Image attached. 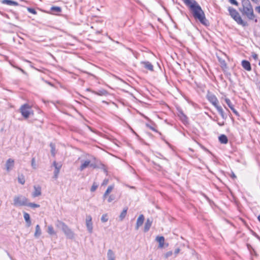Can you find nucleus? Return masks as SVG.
<instances>
[{"label": "nucleus", "mask_w": 260, "mask_h": 260, "mask_svg": "<svg viewBox=\"0 0 260 260\" xmlns=\"http://www.w3.org/2000/svg\"><path fill=\"white\" fill-rule=\"evenodd\" d=\"M142 63L144 64V67L146 69L150 71H153V66L149 61H143Z\"/></svg>", "instance_id": "nucleus-22"}, {"label": "nucleus", "mask_w": 260, "mask_h": 260, "mask_svg": "<svg viewBox=\"0 0 260 260\" xmlns=\"http://www.w3.org/2000/svg\"><path fill=\"white\" fill-rule=\"evenodd\" d=\"M18 181L19 183L23 185L25 183V180L23 175L21 174L18 176Z\"/></svg>", "instance_id": "nucleus-30"}, {"label": "nucleus", "mask_w": 260, "mask_h": 260, "mask_svg": "<svg viewBox=\"0 0 260 260\" xmlns=\"http://www.w3.org/2000/svg\"><path fill=\"white\" fill-rule=\"evenodd\" d=\"M1 3L3 4H6L8 5H13L15 6H18L19 5L17 2L13 1L12 0H2Z\"/></svg>", "instance_id": "nucleus-21"}, {"label": "nucleus", "mask_w": 260, "mask_h": 260, "mask_svg": "<svg viewBox=\"0 0 260 260\" xmlns=\"http://www.w3.org/2000/svg\"><path fill=\"white\" fill-rule=\"evenodd\" d=\"M146 126L149 127L150 129H151V130H152L153 131H154V132H156V130L153 127H152V126H151L150 125H149V124H146Z\"/></svg>", "instance_id": "nucleus-48"}, {"label": "nucleus", "mask_w": 260, "mask_h": 260, "mask_svg": "<svg viewBox=\"0 0 260 260\" xmlns=\"http://www.w3.org/2000/svg\"><path fill=\"white\" fill-rule=\"evenodd\" d=\"M144 216L143 214H141L139 217L137 219V223H136V227H135V229L136 230H138L140 226H141L143 222H144Z\"/></svg>", "instance_id": "nucleus-13"}, {"label": "nucleus", "mask_w": 260, "mask_h": 260, "mask_svg": "<svg viewBox=\"0 0 260 260\" xmlns=\"http://www.w3.org/2000/svg\"><path fill=\"white\" fill-rule=\"evenodd\" d=\"M180 251V249L179 248L175 249V250L174 251L175 256H177V255L179 253Z\"/></svg>", "instance_id": "nucleus-47"}, {"label": "nucleus", "mask_w": 260, "mask_h": 260, "mask_svg": "<svg viewBox=\"0 0 260 260\" xmlns=\"http://www.w3.org/2000/svg\"><path fill=\"white\" fill-rule=\"evenodd\" d=\"M50 147H51V153L52 156H54L56 154L55 151V145L53 143L50 144Z\"/></svg>", "instance_id": "nucleus-31"}, {"label": "nucleus", "mask_w": 260, "mask_h": 260, "mask_svg": "<svg viewBox=\"0 0 260 260\" xmlns=\"http://www.w3.org/2000/svg\"><path fill=\"white\" fill-rule=\"evenodd\" d=\"M90 167H91L93 169L99 168V167L95 164L92 163L91 162H90Z\"/></svg>", "instance_id": "nucleus-45"}, {"label": "nucleus", "mask_w": 260, "mask_h": 260, "mask_svg": "<svg viewBox=\"0 0 260 260\" xmlns=\"http://www.w3.org/2000/svg\"><path fill=\"white\" fill-rule=\"evenodd\" d=\"M31 165L34 169H36L37 168V165L36 163L35 158L34 157H33L31 159Z\"/></svg>", "instance_id": "nucleus-37"}, {"label": "nucleus", "mask_w": 260, "mask_h": 260, "mask_svg": "<svg viewBox=\"0 0 260 260\" xmlns=\"http://www.w3.org/2000/svg\"><path fill=\"white\" fill-rule=\"evenodd\" d=\"M28 199L22 195L16 196L13 199V205L15 207L26 206Z\"/></svg>", "instance_id": "nucleus-4"}, {"label": "nucleus", "mask_w": 260, "mask_h": 260, "mask_svg": "<svg viewBox=\"0 0 260 260\" xmlns=\"http://www.w3.org/2000/svg\"><path fill=\"white\" fill-rule=\"evenodd\" d=\"M24 218L26 223V226L29 227L31 225V221L30 218L29 214L26 212L23 213Z\"/></svg>", "instance_id": "nucleus-19"}, {"label": "nucleus", "mask_w": 260, "mask_h": 260, "mask_svg": "<svg viewBox=\"0 0 260 260\" xmlns=\"http://www.w3.org/2000/svg\"><path fill=\"white\" fill-rule=\"evenodd\" d=\"M34 191L32 193V197L36 198V197H39L41 195L42 192H41V187L40 186L35 185L34 186Z\"/></svg>", "instance_id": "nucleus-11"}, {"label": "nucleus", "mask_w": 260, "mask_h": 260, "mask_svg": "<svg viewBox=\"0 0 260 260\" xmlns=\"http://www.w3.org/2000/svg\"><path fill=\"white\" fill-rule=\"evenodd\" d=\"M173 254V252L172 251H169L166 252L165 254V257L166 258H168L169 257L172 256Z\"/></svg>", "instance_id": "nucleus-40"}, {"label": "nucleus", "mask_w": 260, "mask_h": 260, "mask_svg": "<svg viewBox=\"0 0 260 260\" xmlns=\"http://www.w3.org/2000/svg\"><path fill=\"white\" fill-rule=\"evenodd\" d=\"M231 177L234 179L236 178V176L233 173Z\"/></svg>", "instance_id": "nucleus-52"}, {"label": "nucleus", "mask_w": 260, "mask_h": 260, "mask_svg": "<svg viewBox=\"0 0 260 260\" xmlns=\"http://www.w3.org/2000/svg\"><path fill=\"white\" fill-rule=\"evenodd\" d=\"M218 61L220 64V67L222 69H226L227 68V65L224 59H221V58L218 57Z\"/></svg>", "instance_id": "nucleus-28"}, {"label": "nucleus", "mask_w": 260, "mask_h": 260, "mask_svg": "<svg viewBox=\"0 0 260 260\" xmlns=\"http://www.w3.org/2000/svg\"><path fill=\"white\" fill-rule=\"evenodd\" d=\"M108 220V217L107 214H103L101 217V221L103 222H106Z\"/></svg>", "instance_id": "nucleus-35"}, {"label": "nucleus", "mask_w": 260, "mask_h": 260, "mask_svg": "<svg viewBox=\"0 0 260 260\" xmlns=\"http://www.w3.org/2000/svg\"><path fill=\"white\" fill-rule=\"evenodd\" d=\"M30 107L27 104H24L21 106L20 110L22 115L25 118H27L29 117L30 114Z\"/></svg>", "instance_id": "nucleus-5"}, {"label": "nucleus", "mask_w": 260, "mask_h": 260, "mask_svg": "<svg viewBox=\"0 0 260 260\" xmlns=\"http://www.w3.org/2000/svg\"><path fill=\"white\" fill-rule=\"evenodd\" d=\"M150 260H152V259H150Z\"/></svg>", "instance_id": "nucleus-58"}, {"label": "nucleus", "mask_w": 260, "mask_h": 260, "mask_svg": "<svg viewBox=\"0 0 260 260\" xmlns=\"http://www.w3.org/2000/svg\"><path fill=\"white\" fill-rule=\"evenodd\" d=\"M229 1L233 5H234L236 6L238 5V3L236 0H229Z\"/></svg>", "instance_id": "nucleus-43"}, {"label": "nucleus", "mask_w": 260, "mask_h": 260, "mask_svg": "<svg viewBox=\"0 0 260 260\" xmlns=\"http://www.w3.org/2000/svg\"><path fill=\"white\" fill-rule=\"evenodd\" d=\"M258 220L260 222V215L257 217Z\"/></svg>", "instance_id": "nucleus-55"}, {"label": "nucleus", "mask_w": 260, "mask_h": 260, "mask_svg": "<svg viewBox=\"0 0 260 260\" xmlns=\"http://www.w3.org/2000/svg\"><path fill=\"white\" fill-rule=\"evenodd\" d=\"M108 260H115V256L114 252L111 250L109 249L107 252Z\"/></svg>", "instance_id": "nucleus-23"}, {"label": "nucleus", "mask_w": 260, "mask_h": 260, "mask_svg": "<svg viewBox=\"0 0 260 260\" xmlns=\"http://www.w3.org/2000/svg\"><path fill=\"white\" fill-rule=\"evenodd\" d=\"M113 189V186H112V185L109 186L108 187L106 191H105V192L104 194L103 198L104 199H105L106 197L111 192V191Z\"/></svg>", "instance_id": "nucleus-29"}, {"label": "nucleus", "mask_w": 260, "mask_h": 260, "mask_svg": "<svg viewBox=\"0 0 260 260\" xmlns=\"http://www.w3.org/2000/svg\"><path fill=\"white\" fill-rule=\"evenodd\" d=\"M81 164L79 168L80 171H82L88 167H90L91 161L89 159L82 160Z\"/></svg>", "instance_id": "nucleus-10"}, {"label": "nucleus", "mask_w": 260, "mask_h": 260, "mask_svg": "<svg viewBox=\"0 0 260 260\" xmlns=\"http://www.w3.org/2000/svg\"><path fill=\"white\" fill-rule=\"evenodd\" d=\"M189 8L193 18L205 26L209 25V22L206 19L205 14L201 7L196 0H182Z\"/></svg>", "instance_id": "nucleus-1"}, {"label": "nucleus", "mask_w": 260, "mask_h": 260, "mask_svg": "<svg viewBox=\"0 0 260 260\" xmlns=\"http://www.w3.org/2000/svg\"><path fill=\"white\" fill-rule=\"evenodd\" d=\"M242 67L246 71H250L251 70V67L249 61L243 60L242 61Z\"/></svg>", "instance_id": "nucleus-16"}, {"label": "nucleus", "mask_w": 260, "mask_h": 260, "mask_svg": "<svg viewBox=\"0 0 260 260\" xmlns=\"http://www.w3.org/2000/svg\"><path fill=\"white\" fill-rule=\"evenodd\" d=\"M51 10L53 12L59 13L61 11V9L60 7L53 6L51 8Z\"/></svg>", "instance_id": "nucleus-33"}, {"label": "nucleus", "mask_w": 260, "mask_h": 260, "mask_svg": "<svg viewBox=\"0 0 260 260\" xmlns=\"http://www.w3.org/2000/svg\"><path fill=\"white\" fill-rule=\"evenodd\" d=\"M52 165L55 168L54 171V178L56 179L58 178L62 165L60 162H57L56 161H54Z\"/></svg>", "instance_id": "nucleus-9"}, {"label": "nucleus", "mask_w": 260, "mask_h": 260, "mask_svg": "<svg viewBox=\"0 0 260 260\" xmlns=\"http://www.w3.org/2000/svg\"><path fill=\"white\" fill-rule=\"evenodd\" d=\"M41 235V230L40 226L39 224H37L36 226V231L34 234V236L36 238H38Z\"/></svg>", "instance_id": "nucleus-26"}, {"label": "nucleus", "mask_w": 260, "mask_h": 260, "mask_svg": "<svg viewBox=\"0 0 260 260\" xmlns=\"http://www.w3.org/2000/svg\"><path fill=\"white\" fill-rule=\"evenodd\" d=\"M208 100L216 108L218 106V100L216 96L211 92L208 91L206 95Z\"/></svg>", "instance_id": "nucleus-6"}, {"label": "nucleus", "mask_w": 260, "mask_h": 260, "mask_svg": "<svg viewBox=\"0 0 260 260\" xmlns=\"http://www.w3.org/2000/svg\"><path fill=\"white\" fill-rule=\"evenodd\" d=\"M86 226L89 233H92L93 224L92 222V217L90 215H87L86 216Z\"/></svg>", "instance_id": "nucleus-8"}, {"label": "nucleus", "mask_w": 260, "mask_h": 260, "mask_svg": "<svg viewBox=\"0 0 260 260\" xmlns=\"http://www.w3.org/2000/svg\"><path fill=\"white\" fill-rule=\"evenodd\" d=\"M228 11L231 17L239 25L242 26H248L246 21L243 20L238 12L234 8L229 7Z\"/></svg>", "instance_id": "nucleus-3"}, {"label": "nucleus", "mask_w": 260, "mask_h": 260, "mask_svg": "<svg viewBox=\"0 0 260 260\" xmlns=\"http://www.w3.org/2000/svg\"><path fill=\"white\" fill-rule=\"evenodd\" d=\"M26 206L30 207L31 208H39L40 207V205L34 203H28V201H27Z\"/></svg>", "instance_id": "nucleus-34"}, {"label": "nucleus", "mask_w": 260, "mask_h": 260, "mask_svg": "<svg viewBox=\"0 0 260 260\" xmlns=\"http://www.w3.org/2000/svg\"><path fill=\"white\" fill-rule=\"evenodd\" d=\"M86 90L88 91L92 92V93H93L95 94H97L98 95H100V96L105 95L107 93V91L105 89H102V90H99V91H95L92 90L90 88H87Z\"/></svg>", "instance_id": "nucleus-17"}, {"label": "nucleus", "mask_w": 260, "mask_h": 260, "mask_svg": "<svg viewBox=\"0 0 260 260\" xmlns=\"http://www.w3.org/2000/svg\"><path fill=\"white\" fill-rule=\"evenodd\" d=\"M48 233L50 235H55L56 233L55 232L53 226L50 225L48 226Z\"/></svg>", "instance_id": "nucleus-32"}, {"label": "nucleus", "mask_w": 260, "mask_h": 260, "mask_svg": "<svg viewBox=\"0 0 260 260\" xmlns=\"http://www.w3.org/2000/svg\"><path fill=\"white\" fill-rule=\"evenodd\" d=\"M258 65L260 66V60L258 61Z\"/></svg>", "instance_id": "nucleus-57"}, {"label": "nucleus", "mask_w": 260, "mask_h": 260, "mask_svg": "<svg viewBox=\"0 0 260 260\" xmlns=\"http://www.w3.org/2000/svg\"><path fill=\"white\" fill-rule=\"evenodd\" d=\"M251 57L255 60L258 59V55L254 52L252 53Z\"/></svg>", "instance_id": "nucleus-42"}, {"label": "nucleus", "mask_w": 260, "mask_h": 260, "mask_svg": "<svg viewBox=\"0 0 260 260\" xmlns=\"http://www.w3.org/2000/svg\"><path fill=\"white\" fill-rule=\"evenodd\" d=\"M62 231L67 238L73 239L74 238V233L67 225L62 230Z\"/></svg>", "instance_id": "nucleus-7"}, {"label": "nucleus", "mask_w": 260, "mask_h": 260, "mask_svg": "<svg viewBox=\"0 0 260 260\" xmlns=\"http://www.w3.org/2000/svg\"><path fill=\"white\" fill-rule=\"evenodd\" d=\"M217 124H218L219 126H223V125H224V122H218V123H217Z\"/></svg>", "instance_id": "nucleus-50"}, {"label": "nucleus", "mask_w": 260, "mask_h": 260, "mask_svg": "<svg viewBox=\"0 0 260 260\" xmlns=\"http://www.w3.org/2000/svg\"><path fill=\"white\" fill-rule=\"evenodd\" d=\"M216 109L221 116L222 118L224 120L228 118L227 115L224 112L222 107L220 106H216Z\"/></svg>", "instance_id": "nucleus-18"}, {"label": "nucleus", "mask_w": 260, "mask_h": 260, "mask_svg": "<svg viewBox=\"0 0 260 260\" xmlns=\"http://www.w3.org/2000/svg\"><path fill=\"white\" fill-rule=\"evenodd\" d=\"M55 225L57 228H60L61 230H62L67 225V224L64 222L59 220H57L55 223Z\"/></svg>", "instance_id": "nucleus-25"}, {"label": "nucleus", "mask_w": 260, "mask_h": 260, "mask_svg": "<svg viewBox=\"0 0 260 260\" xmlns=\"http://www.w3.org/2000/svg\"><path fill=\"white\" fill-rule=\"evenodd\" d=\"M14 166V160L12 158H9L6 163V170L9 172L13 168Z\"/></svg>", "instance_id": "nucleus-12"}, {"label": "nucleus", "mask_w": 260, "mask_h": 260, "mask_svg": "<svg viewBox=\"0 0 260 260\" xmlns=\"http://www.w3.org/2000/svg\"><path fill=\"white\" fill-rule=\"evenodd\" d=\"M219 142L222 144H227L228 142V137L225 135H221L218 137Z\"/></svg>", "instance_id": "nucleus-24"}, {"label": "nucleus", "mask_w": 260, "mask_h": 260, "mask_svg": "<svg viewBox=\"0 0 260 260\" xmlns=\"http://www.w3.org/2000/svg\"><path fill=\"white\" fill-rule=\"evenodd\" d=\"M27 11L34 15H36L37 14V11L33 8L28 7L27 8Z\"/></svg>", "instance_id": "nucleus-38"}, {"label": "nucleus", "mask_w": 260, "mask_h": 260, "mask_svg": "<svg viewBox=\"0 0 260 260\" xmlns=\"http://www.w3.org/2000/svg\"><path fill=\"white\" fill-rule=\"evenodd\" d=\"M251 1L255 3H257L258 1V0H251Z\"/></svg>", "instance_id": "nucleus-53"}, {"label": "nucleus", "mask_w": 260, "mask_h": 260, "mask_svg": "<svg viewBox=\"0 0 260 260\" xmlns=\"http://www.w3.org/2000/svg\"><path fill=\"white\" fill-rule=\"evenodd\" d=\"M7 253L8 255L10 257H11V255H10V254H9V253L8 252H7Z\"/></svg>", "instance_id": "nucleus-56"}, {"label": "nucleus", "mask_w": 260, "mask_h": 260, "mask_svg": "<svg viewBox=\"0 0 260 260\" xmlns=\"http://www.w3.org/2000/svg\"><path fill=\"white\" fill-rule=\"evenodd\" d=\"M99 168L102 169L103 170V171H104L105 173H106V174H107L108 173V171H107V168L106 167V166L103 164H100V167H99Z\"/></svg>", "instance_id": "nucleus-39"}, {"label": "nucleus", "mask_w": 260, "mask_h": 260, "mask_svg": "<svg viewBox=\"0 0 260 260\" xmlns=\"http://www.w3.org/2000/svg\"><path fill=\"white\" fill-rule=\"evenodd\" d=\"M232 111L237 116H239V114L238 112L233 107L232 108H230Z\"/></svg>", "instance_id": "nucleus-44"}, {"label": "nucleus", "mask_w": 260, "mask_h": 260, "mask_svg": "<svg viewBox=\"0 0 260 260\" xmlns=\"http://www.w3.org/2000/svg\"><path fill=\"white\" fill-rule=\"evenodd\" d=\"M127 208H125L123 209L119 215V219L120 220H122L125 218L127 213Z\"/></svg>", "instance_id": "nucleus-27"}, {"label": "nucleus", "mask_w": 260, "mask_h": 260, "mask_svg": "<svg viewBox=\"0 0 260 260\" xmlns=\"http://www.w3.org/2000/svg\"><path fill=\"white\" fill-rule=\"evenodd\" d=\"M255 9L258 12V13H260V6L256 7Z\"/></svg>", "instance_id": "nucleus-49"}, {"label": "nucleus", "mask_w": 260, "mask_h": 260, "mask_svg": "<svg viewBox=\"0 0 260 260\" xmlns=\"http://www.w3.org/2000/svg\"><path fill=\"white\" fill-rule=\"evenodd\" d=\"M97 187H98L97 185H95L93 184L91 187L90 191L92 192L96 190V189L97 188Z\"/></svg>", "instance_id": "nucleus-46"}, {"label": "nucleus", "mask_w": 260, "mask_h": 260, "mask_svg": "<svg viewBox=\"0 0 260 260\" xmlns=\"http://www.w3.org/2000/svg\"><path fill=\"white\" fill-rule=\"evenodd\" d=\"M225 102L230 108H232L233 107H234L229 99L226 98L225 99Z\"/></svg>", "instance_id": "nucleus-36"}, {"label": "nucleus", "mask_w": 260, "mask_h": 260, "mask_svg": "<svg viewBox=\"0 0 260 260\" xmlns=\"http://www.w3.org/2000/svg\"><path fill=\"white\" fill-rule=\"evenodd\" d=\"M108 182V180L105 179L103 182V184H105V185L107 184Z\"/></svg>", "instance_id": "nucleus-51"}, {"label": "nucleus", "mask_w": 260, "mask_h": 260, "mask_svg": "<svg viewBox=\"0 0 260 260\" xmlns=\"http://www.w3.org/2000/svg\"><path fill=\"white\" fill-rule=\"evenodd\" d=\"M240 12L243 16H245L249 20H254L256 22L257 19L254 14L253 9L249 0H242V7L239 8Z\"/></svg>", "instance_id": "nucleus-2"}, {"label": "nucleus", "mask_w": 260, "mask_h": 260, "mask_svg": "<svg viewBox=\"0 0 260 260\" xmlns=\"http://www.w3.org/2000/svg\"><path fill=\"white\" fill-rule=\"evenodd\" d=\"M20 71H21L22 73H25V71H24L23 70H22V69H20Z\"/></svg>", "instance_id": "nucleus-54"}, {"label": "nucleus", "mask_w": 260, "mask_h": 260, "mask_svg": "<svg viewBox=\"0 0 260 260\" xmlns=\"http://www.w3.org/2000/svg\"><path fill=\"white\" fill-rule=\"evenodd\" d=\"M178 116L181 121L184 124H187L188 123L187 117L183 113L182 111H180Z\"/></svg>", "instance_id": "nucleus-15"}, {"label": "nucleus", "mask_w": 260, "mask_h": 260, "mask_svg": "<svg viewBox=\"0 0 260 260\" xmlns=\"http://www.w3.org/2000/svg\"><path fill=\"white\" fill-rule=\"evenodd\" d=\"M156 241L159 243L158 247L162 248L165 245V238L163 236H157L156 237Z\"/></svg>", "instance_id": "nucleus-20"}, {"label": "nucleus", "mask_w": 260, "mask_h": 260, "mask_svg": "<svg viewBox=\"0 0 260 260\" xmlns=\"http://www.w3.org/2000/svg\"><path fill=\"white\" fill-rule=\"evenodd\" d=\"M152 222H153V220L152 218H147V220H146V221L145 223V225H144V232H147L151 225H152Z\"/></svg>", "instance_id": "nucleus-14"}, {"label": "nucleus", "mask_w": 260, "mask_h": 260, "mask_svg": "<svg viewBox=\"0 0 260 260\" xmlns=\"http://www.w3.org/2000/svg\"><path fill=\"white\" fill-rule=\"evenodd\" d=\"M114 199H115V196L113 194H111L109 196V197L108 199V202L109 203H110L112 201H113Z\"/></svg>", "instance_id": "nucleus-41"}]
</instances>
